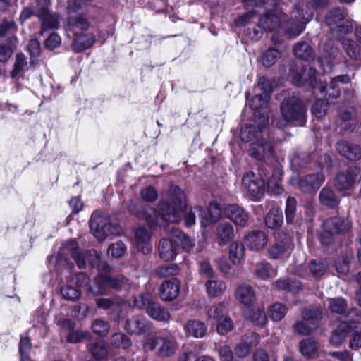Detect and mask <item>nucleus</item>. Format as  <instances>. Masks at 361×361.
Returning <instances> with one entry per match:
<instances>
[{"label": "nucleus", "instance_id": "obj_49", "mask_svg": "<svg viewBox=\"0 0 361 361\" xmlns=\"http://www.w3.org/2000/svg\"><path fill=\"white\" fill-rule=\"evenodd\" d=\"M27 49L30 56V63L35 65L41 54L40 42L36 39H32L29 41Z\"/></svg>", "mask_w": 361, "mask_h": 361}, {"label": "nucleus", "instance_id": "obj_63", "mask_svg": "<svg viewBox=\"0 0 361 361\" xmlns=\"http://www.w3.org/2000/svg\"><path fill=\"white\" fill-rule=\"evenodd\" d=\"M309 268L314 277H320L326 271V264L322 260H312L310 264Z\"/></svg>", "mask_w": 361, "mask_h": 361}, {"label": "nucleus", "instance_id": "obj_48", "mask_svg": "<svg viewBox=\"0 0 361 361\" xmlns=\"http://www.w3.org/2000/svg\"><path fill=\"white\" fill-rule=\"evenodd\" d=\"M297 208V201L293 197H288L286 202L285 214L287 224H293Z\"/></svg>", "mask_w": 361, "mask_h": 361}, {"label": "nucleus", "instance_id": "obj_64", "mask_svg": "<svg viewBox=\"0 0 361 361\" xmlns=\"http://www.w3.org/2000/svg\"><path fill=\"white\" fill-rule=\"evenodd\" d=\"M329 307L333 312L341 314L345 311L346 302L342 298L329 299Z\"/></svg>", "mask_w": 361, "mask_h": 361}, {"label": "nucleus", "instance_id": "obj_42", "mask_svg": "<svg viewBox=\"0 0 361 361\" xmlns=\"http://www.w3.org/2000/svg\"><path fill=\"white\" fill-rule=\"evenodd\" d=\"M346 16L344 8H334L329 10L325 15V23L328 26H332L343 20Z\"/></svg>", "mask_w": 361, "mask_h": 361}, {"label": "nucleus", "instance_id": "obj_4", "mask_svg": "<svg viewBox=\"0 0 361 361\" xmlns=\"http://www.w3.org/2000/svg\"><path fill=\"white\" fill-rule=\"evenodd\" d=\"M68 281H73V285L78 289L84 288L94 295L106 293L108 287L128 290L130 286L128 280L123 276L109 277L102 274L94 278L92 284H89V279L84 273H79Z\"/></svg>", "mask_w": 361, "mask_h": 361}, {"label": "nucleus", "instance_id": "obj_6", "mask_svg": "<svg viewBox=\"0 0 361 361\" xmlns=\"http://www.w3.org/2000/svg\"><path fill=\"white\" fill-rule=\"evenodd\" d=\"M329 5V0H307L305 8L295 5L292 11V18H295L293 27H286L291 36H298L305 30V25L310 22L317 10L323 9Z\"/></svg>", "mask_w": 361, "mask_h": 361}, {"label": "nucleus", "instance_id": "obj_12", "mask_svg": "<svg viewBox=\"0 0 361 361\" xmlns=\"http://www.w3.org/2000/svg\"><path fill=\"white\" fill-rule=\"evenodd\" d=\"M236 24L239 26L247 27L244 32L246 36L253 40L261 39L265 31L262 26H259V23L256 19V14L253 12H249L239 17L236 20Z\"/></svg>", "mask_w": 361, "mask_h": 361}, {"label": "nucleus", "instance_id": "obj_16", "mask_svg": "<svg viewBox=\"0 0 361 361\" xmlns=\"http://www.w3.org/2000/svg\"><path fill=\"white\" fill-rule=\"evenodd\" d=\"M292 249L293 243L290 238L284 237L281 238L278 235L276 242L269 247L268 253L271 259H281L288 256Z\"/></svg>", "mask_w": 361, "mask_h": 361}, {"label": "nucleus", "instance_id": "obj_38", "mask_svg": "<svg viewBox=\"0 0 361 361\" xmlns=\"http://www.w3.org/2000/svg\"><path fill=\"white\" fill-rule=\"evenodd\" d=\"M319 348V343L310 338L304 339L300 343V351L306 357H316Z\"/></svg>", "mask_w": 361, "mask_h": 361}, {"label": "nucleus", "instance_id": "obj_40", "mask_svg": "<svg viewBox=\"0 0 361 361\" xmlns=\"http://www.w3.org/2000/svg\"><path fill=\"white\" fill-rule=\"evenodd\" d=\"M317 90L319 91L324 96H329L331 98H337L341 94L340 87L338 82L333 78L329 85L319 84L317 87Z\"/></svg>", "mask_w": 361, "mask_h": 361}, {"label": "nucleus", "instance_id": "obj_20", "mask_svg": "<svg viewBox=\"0 0 361 361\" xmlns=\"http://www.w3.org/2000/svg\"><path fill=\"white\" fill-rule=\"evenodd\" d=\"M159 257L164 261H172L175 259L178 254V246L173 238L171 233L169 238H163L159 245Z\"/></svg>", "mask_w": 361, "mask_h": 361}, {"label": "nucleus", "instance_id": "obj_19", "mask_svg": "<svg viewBox=\"0 0 361 361\" xmlns=\"http://www.w3.org/2000/svg\"><path fill=\"white\" fill-rule=\"evenodd\" d=\"M180 281L176 278L162 283L159 287V295L164 301H172L176 299L180 293Z\"/></svg>", "mask_w": 361, "mask_h": 361}, {"label": "nucleus", "instance_id": "obj_23", "mask_svg": "<svg viewBox=\"0 0 361 361\" xmlns=\"http://www.w3.org/2000/svg\"><path fill=\"white\" fill-rule=\"evenodd\" d=\"M336 149L338 154L350 160L361 159V148L358 145L341 140L336 143Z\"/></svg>", "mask_w": 361, "mask_h": 361}, {"label": "nucleus", "instance_id": "obj_52", "mask_svg": "<svg viewBox=\"0 0 361 361\" xmlns=\"http://www.w3.org/2000/svg\"><path fill=\"white\" fill-rule=\"evenodd\" d=\"M319 200L322 204L331 207L338 204L334 192L329 188H324L322 189L319 195Z\"/></svg>", "mask_w": 361, "mask_h": 361}, {"label": "nucleus", "instance_id": "obj_36", "mask_svg": "<svg viewBox=\"0 0 361 361\" xmlns=\"http://www.w3.org/2000/svg\"><path fill=\"white\" fill-rule=\"evenodd\" d=\"M295 56L304 61L314 59V51L313 49L305 42H298L293 49Z\"/></svg>", "mask_w": 361, "mask_h": 361}, {"label": "nucleus", "instance_id": "obj_24", "mask_svg": "<svg viewBox=\"0 0 361 361\" xmlns=\"http://www.w3.org/2000/svg\"><path fill=\"white\" fill-rule=\"evenodd\" d=\"M243 192L247 198L258 201L264 195L266 182H243Z\"/></svg>", "mask_w": 361, "mask_h": 361}, {"label": "nucleus", "instance_id": "obj_57", "mask_svg": "<svg viewBox=\"0 0 361 361\" xmlns=\"http://www.w3.org/2000/svg\"><path fill=\"white\" fill-rule=\"evenodd\" d=\"M276 288L280 290H288L293 293L299 291L301 288L299 282H290L288 279H280L276 281Z\"/></svg>", "mask_w": 361, "mask_h": 361}, {"label": "nucleus", "instance_id": "obj_17", "mask_svg": "<svg viewBox=\"0 0 361 361\" xmlns=\"http://www.w3.org/2000/svg\"><path fill=\"white\" fill-rule=\"evenodd\" d=\"M293 83L297 87H301L305 84H308L317 90V87L315 85L317 84L316 77V70L314 68L302 66L299 71L293 73Z\"/></svg>", "mask_w": 361, "mask_h": 361}, {"label": "nucleus", "instance_id": "obj_32", "mask_svg": "<svg viewBox=\"0 0 361 361\" xmlns=\"http://www.w3.org/2000/svg\"><path fill=\"white\" fill-rule=\"evenodd\" d=\"M171 237L174 239L177 245L180 244L185 252H190L195 246L194 240L177 228L173 227L171 228Z\"/></svg>", "mask_w": 361, "mask_h": 361}, {"label": "nucleus", "instance_id": "obj_13", "mask_svg": "<svg viewBox=\"0 0 361 361\" xmlns=\"http://www.w3.org/2000/svg\"><path fill=\"white\" fill-rule=\"evenodd\" d=\"M249 153L254 159L267 162L274 156V149L269 138L264 137L250 144Z\"/></svg>", "mask_w": 361, "mask_h": 361}, {"label": "nucleus", "instance_id": "obj_11", "mask_svg": "<svg viewBox=\"0 0 361 361\" xmlns=\"http://www.w3.org/2000/svg\"><path fill=\"white\" fill-rule=\"evenodd\" d=\"M145 347L150 350H154L158 356L165 357L171 356L175 353L177 344L171 338L157 336L149 338L145 343Z\"/></svg>", "mask_w": 361, "mask_h": 361}, {"label": "nucleus", "instance_id": "obj_8", "mask_svg": "<svg viewBox=\"0 0 361 361\" xmlns=\"http://www.w3.org/2000/svg\"><path fill=\"white\" fill-rule=\"evenodd\" d=\"M269 125V115L262 114L259 116L257 126L255 124H249L241 128L240 134L241 140L244 142H250L252 144V142H256V141L264 137L265 135L269 137V133L267 129Z\"/></svg>", "mask_w": 361, "mask_h": 361}, {"label": "nucleus", "instance_id": "obj_25", "mask_svg": "<svg viewBox=\"0 0 361 361\" xmlns=\"http://www.w3.org/2000/svg\"><path fill=\"white\" fill-rule=\"evenodd\" d=\"M216 240L219 245H226L235 237L233 225L229 222L220 223L216 229Z\"/></svg>", "mask_w": 361, "mask_h": 361}, {"label": "nucleus", "instance_id": "obj_31", "mask_svg": "<svg viewBox=\"0 0 361 361\" xmlns=\"http://www.w3.org/2000/svg\"><path fill=\"white\" fill-rule=\"evenodd\" d=\"M184 329L188 336L195 338H202L206 335L207 328L204 322L197 319H191L185 324Z\"/></svg>", "mask_w": 361, "mask_h": 361}, {"label": "nucleus", "instance_id": "obj_14", "mask_svg": "<svg viewBox=\"0 0 361 361\" xmlns=\"http://www.w3.org/2000/svg\"><path fill=\"white\" fill-rule=\"evenodd\" d=\"M193 209L200 213V224L204 228L216 223L222 215L221 209L216 202H211L207 211H204L201 206L195 207Z\"/></svg>", "mask_w": 361, "mask_h": 361}, {"label": "nucleus", "instance_id": "obj_55", "mask_svg": "<svg viewBox=\"0 0 361 361\" xmlns=\"http://www.w3.org/2000/svg\"><path fill=\"white\" fill-rule=\"evenodd\" d=\"M329 109V104L326 99H317L312 105L311 111L312 114L320 118L324 116Z\"/></svg>", "mask_w": 361, "mask_h": 361}, {"label": "nucleus", "instance_id": "obj_51", "mask_svg": "<svg viewBox=\"0 0 361 361\" xmlns=\"http://www.w3.org/2000/svg\"><path fill=\"white\" fill-rule=\"evenodd\" d=\"M13 41H17V38L13 37L10 42L0 44V62L5 63L12 56L14 50L11 44Z\"/></svg>", "mask_w": 361, "mask_h": 361}, {"label": "nucleus", "instance_id": "obj_50", "mask_svg": "<svg viewBox=\"0 0 361 361\" xmlns=\"http://www.w3.org/2000/svg\"><path fill=\"white\" fill-rule=\"evenodd\" d=\"M89 348L92 356L96 359L104 358L107 355V349L102 340H97Z\"/></svg>", "mask_w": 361, "mask_h": 361}, {"label": "nucleus", "instance_id": "obj_22", "mask_svg": "<svg viewBox=\"0 0 361 361\" xmlns=\"http://www.w3.org/2000/svg\"><path fill=\"white\" fill-rule=\"evenodd\" d=\"M244 240L250 250L259 251L267 244L268 238L263 231L256 230L248 233Z\"/></svg>", "mask_w": 361, "mask_h": 361}, {"label": "nucleus", "instance_id": "obj_28", "mask_svg": "<svg viewBox=\"0 0 361 361\" xmlns=\"http://www.w3.org/2000/svg\"><path fill=\"white\" fill-rule=\"evenodd\" d=\"M135 245L140 251L147 253L152 247L149 246L151 241V233L149 231L144 227L138 228L135 233Z\"/></svg>", "mask_w": 361, "mask_h": 361}, {"label": "nucleus", "instance_id": "obj_30", "mask_svg": "<svg viewBox=\"0 0 361 361\" xmlns=\"http://www.w3.org/2000/svg\"><path fill=\"white\" fill-rule=\"evenodd\" d=\"M259 341V336L255 333H252L250 336H246L243 341L236 345L235 355L239 357H246L250 353L251 347L257 345Z\"/></svg>", "mask_w": 361, "mask_h": 361}, {"label": "nucleus", "instance_id": "obj_43", "mask_svg": "<svg viewBox=\"0 0 361 361\" xmlns=\"http://www.w3.org/2000/svg\"><path fill=\"white\" fill-rule=\"evenodd\" d=\"M361 170L359 167L352 165L346 170L339 173L336 180H360Z\"/></svg>", "mask_w": 361, "mask_h": 361}, {"label": "nucleus", "instance_id": "obj_47", "mask_svg": "<svg viewBox=\"0 0 361 361\" xmlns=\"http://www.w3.org/2000/svg\"><path fill=\"white\" fill-rule=\"evenodd\" d=\"M288 309L286 305L279 302L271 305L269 308V315L274 321L281 320L286 314Z\"/></svg>", "mask_w": 361, "mask_h": 361}, {"label": "nucleus", "instance_id": "obj_2", "mask_svg": "<svg viewBox=\"0 0 361 361\" xmlns=\"http://www.w3.org/2000/svg\"><path fill=\"white\" fill-rule=\"evenodd\" d=\"M242 1L247 6L252 7H263L267 11L265 13L260 17L256 15V19L265 31H271L276 28L281 27L284 31L286 35L289 38L295 37L288 33L286 27H293L295 22V18L288 16L279 10H272L276 6V0H242Z\"/></svg>", "mask_w": 361, "mask_h": 361}, {"label": "nucleus", "instance_id": "obj_18", "mask_svg": "<svg viewBox=\"0 0 361 361\" xmlns=\"http://www.w3.org/2000/svg\"><path fill=\"white\" fill-rule=\"evenodd\" d=\"M226 217L230 219L235 226L245 227L247 225L249 216L245 209L238 204H228L224 208Z\"/></svg>", "mask_w": 361, "mask_h": 361}, {"label": "nucleus", "instance_id": "obj_46", "mask_svg": "<svg viewBox=\"0 0 361 361\" xmlns=\"http://www.w3.org/2000/svg\"><path fill=\"white\" fill-rule=\"evenodd\" d=\"M62 296L67 300L74 301L80 297V290L73 285V281H68L66 286L61 289Z\"/></svg>", "mask_w": 361, "mask_h": 361}, {"label": "nucleus", "instance_id": "obj_58", "mask_svg": "<svg viewBox=\"0 0 361 361\" xmlns=\"http://www.w3.org/2000/svg\"><path fill=\"white\" fill-rule=\"evenodd\" d=\"M255 92L270 97V94L272 92V85L269 80L264 76L260 77L257 85L255 87Z\"/></svg>", "mask_w": 361, "mask_h": 361}, {"label": "nucleus", "instance_id": "obj_45", "mask_svg": "<svg viewBox=\"0 0 361 361\" xmlns=\"http://www.w3.org/2000/svg\"><path fill=\"white\" fill-rule=\"evenodd\" d=\"M246 97H247V94ZM269 99L270 97L259 92H255V95L252 97L251 99H248L247 98V104L253 110H259L260 109H263L267 105Z\"/></svg>", "mask_w": 361, "mask_h": 361}, {"label": "nucleus", "instance_id": "obj_7", "mask_svg": "<svg viewBox=\"0 0 361 361\" xmlns=\"http://www.w3.org/2000/svg\"><path fill=\"white\" fill-rule=\"evenodd\" d=\"M35 8L37 10V17L41 23L40 35L51 30L57 29L59 25V16L51 12L50 0H35Z\"/></svg>", "mask_w": 361, "mask_h": 361}, {"label": "nucleus", "instance_id": "obj_37", "mask_svg": "<svg viewBox=\"0 0 361 361\" xmlns=\"http://www.w3.org/2000/svg\"><path fill=\"white\" fill-rule=\"evenodd\" d=\"M245 248L243 243L235 241L229 246L228 256L232 264L237 265L241 263L244 258Z\"/></svg>", "mask_w": 361, "mask_h": 361}, {"label": "nucleus", "instance_id": "obj_61", "mask_svg": "<svg viewBox=\"0 0 361 361\" xmlns=\"http://www.w3.org/2000/svg\"><path fill=\"white\" fill-rule=\"evenodd\" d=\"M302 319L308 323L314 322L317 326V322L322 318V312L319 309H305L302 312Z\"/></svg>", "mask_w": 361, "mask_h": 361}, {"label": "nucleus", "instance_id": "obj_27", "mask_svg": "<svg viewBox=\"0 0 361 361\" xmlns=\"http://www.w3.org/2000/svg\"><path fill=\"white\" fill-rule=\"evenodd\" d=\"M95 43V36L92 33H81L75 35L72 44L74 51L79 53L91 48Z\"/></svg>", "mask_w": 361, "mask_h": 361}, {"label": "nucleus", "instance_id": "obj_26", "mask_svg": "<svg viewBox=\"0 0 361 361\" xmlns=\"http://www.w3.org/2000/svg\"><path fill=\"white\" fill-rule=\"evenodd\" d=\"M236 300L244 306L250 307L255 301V293L253 288L246 284L240 285L235 293Z\"/></svg>", "mask_w": 361, "mask_h": 361}, {"label": "nucleus", "instance_id": "obj_59", "mask_svg": "<svg viewBox=\"0 0 361 361\" xmlns=\"http://www.w3.org/2000/svg\"><path fill=\"white\" fill-rule=\"evenodd\" d=\"M153 296L149 293H145L139 295L138 298H135L134 300V306L139 309L142 308H147L149 306H151L154 302H152Z\"/></svg>", "mask_w": 361, "mask_h": 361}, {"label": "nucleus", "instance_id": "obj_3", "mask_svg": "<svg viewBox=\"0 0 361 361\" xmlns=\"http://www.w3.org/2000/svg\"><path fill=\"white\" fill-rule=\"evenodd\" d=\"M68 255L71 256L80 269L85 268L88 262L92 267H97L99 271L109 270V267L101 261L99 254L94 250L87 251L85 255L81 254L78 250V243L74 240L63 243L59 253L56 256H52L51 259H55L57 267L66 266L68 268Z\"/></svg>", "mask_w": 361, "mask_h": 361}, {"label": "nucleus", "instance_id": "obj_53", "mask_svg": "<svg viewBox=\"0 0 361 361\" xmlns=\"http://www.w3.org/2000/svg\"><path fill=\"white\" fill-rule=\"evenodd\" d=\"M225 307L223 304L219 303L212 305L208 310V318L212 322H218L225 317Z\"/></svg>", "mask_w": 361, "mask_h": 361}, {"label": "nucleus", "instance_id": "obj_34", "mask_svg": "<svg viewBox=\"0 0 361 361\" xmlns=\"http://www.w3.org/2000/svg\"><path fill=\"white\" fill-rule=\"evenodd\" d=\"M351 329L352 326L350 324L341 323L332 333L329 340L330 343L334 346L340 345L345 341L347 335L350 333Z\"/></svg>", "mask_w": 361, "mask_h": 361}, {"label": "nucleus", "instance_id": "obj_56", "mask_svg": "<svg viewBox=\"0 0 361 361\" xmlns=\"http://www.w3.org/2000/svg\"><path fill=\"white\" fill-rule=\"evenodd\" d=\"M216 331L220 335L227 334L228 332L231 331L234 327L232 319L228 316H225L224 318L216 322Z\"/></svg>", "mask_w": 361, "mask_h": 361}, {"label": "nucleus", "instance_id": "obj_44", "mask_svg": "<svg viewBox=\"0 0 361 361\" xmlns=\"http://www.w3.org/2000/svg\"><path fill=\"white\" fill-rule=\"evenodd\" d=\"M281 57V52L275 48H269L262 54L261 62L264 67H271Z\"/></svg>", "mask_w": 361, "mask_h": 361}, {"label": "nucleus", "instance_id": "obj_35", "mask_svg": "<svg viewBox=\"0 0 361 361\" xmlns=\"http://www.w3.org/2000/svg\"><path fill=\"white\" fill-rule=\"evenodd\" d=\"M31 66L30 62L27 61V57L23 53H18L15 57L13 70L10 73L12 78H15L18 75L24 73L29 69Z\"/></svg>", "mask_w": 361, "mask_h": 361}, {"label": "nucleus", "instance_id": "obj_62", "mask_svg": "<svg viewBox=\"0 0 361 361\" xmlns=\"http://www.w3.org/2000/svg\"><path fill=\"white\" fill-rule=\"evenodd\" d=\"M111 344L117 348L125 349L131 345V341L125 334L117 333L112 336Z\"/></svg>", "mask_w": 361, "mask_h": 361}, {"label": "nucleus", "instance_id": "obj_5", "mask_svg": "<svg viewBox=\"0 0 361 361\" xmlns=\"http://www.w3.org/2000/svg\"><path fill=\"white\" fill-rule=\"evenodd\" d=\"M281 116L276 122V126L279 129L285 128L290 122L300 126L306 123L307 107L297 97L286 99L281 103Z\"/></svg>", "mask_w": 361, "mask_h": 361}, {"label": "nucleus", "instance_id": "obj_54", "mask_svg": "<svg viewBox=\"0 0 361 361\" xmlns=\"http://www.w3.org/2000/svg\"><path fill=\"white\" fill-rule=\"evenodd\" d=\"M317 328L314 322L308 323L303 319L302 321L297 322L294 326L295 331L301 335H308Z\"/></svg>", "mask_w": 361, "mask_h": 361}, {"label": "nucleus", "instance_id": "obj_39", "mask_svg": "<svg viewBox=\"0 0 361 361\" xmlns=\"http://www.w3.org/2000/svg\"><path fill=\"white\" fill-rule=\"evenodd\" d=\"M148 314L154 319L158 321H168L170 319L169 311L158 303L152 304L147 308Z\"/></svg>", "mask_w": 361, "mask_h": 361}, {"label": "nucleus", "instance_id": "obj_21", "mask_svg": "<svg viewBox=\"0 0 361 361\" xmlns=\"http://www.w3.org/2000/svg\"><path fill=\"white\" fill-rule=\"evenodd\" d=\"M151 329V323L142 316H135L127 320L125 329L130 334L140 335Z\"/></svg>", "mask_w": 361, "mask_h": 361}, {"label": "nucleus", "instance_id": "obj_9", "mask_svg": "<svg viewBox=\"0 0 361 361\" xmlns=\"http://www.w3.org/2000/svg\"><path fill=\"white\" fill-rule=\"evenodd\" d=\"M90 231L94 236L102 241L110 235L118 233V228L109 224V219L105 216L93 214L90 220Z\"/></svg>", "mask_w": 361, "mask_h": 361}, {"label": "nucleus", "instance_id": "obj_41", "mask_svg": "<svg viewBox=\"0 0 361 361\" xmlns=\"http://www.w3.org/2000/svg\"><path fill=\"white\" fill-rule=\"evenodd\" d=\"M343 49L346 54L352 59L357 60L361 58V50L357 43L349 39H341Z\"/></svg>", "mask_w": 361, "mask_h": 361}, {"label": "nucleus", "instance_id": "obj_60", "mask_svg": "<svg viewBox=\"0 0 361 361\" xmlns=\"http://www.w3.org/2000/svg\"><path fill=\"white\" fill-rule=\"evenodd\" d=\"M249 319L256 325L263 326L267 322V316L263 310L259 309L251 310L248 314Z\"/></svg>", "mask_w": 361, "mask_h": 361}, {"label": "nucleus", "instance_id": "obj_1", "mask_svg": "<svg viewBox=\"0 0 361 361\" xmlns=\"http://www.w3.org/2000/svg\"><path fill=\"white\" fill-rule=\"evenodd\" d=\"M187 202L185 192L178 186H171L166 200H161L158 205V212L152 210V214L143 209L137 202L131 200L128 210L141 219H145L151 226L159 224L160 220L170 223H178L181 219L183 211L186 208Z\"/></svg>", "mask_w": 361, "mask_h": 361}, {"label": "nucleus", "instance_id": "obj_15", "mask_svg": "<svg viewBox=\"0 0 361 361\" xmlns=\"http://www.w3.org/2000/svg\"><path fill=\"white\" fill-rule=\"evenodd\" d=\"M322 50L325 53L324 57L318 59L323 73H329L332 71V63L338 62L341 59V53L336 47H334L330 43H324Z\"/></svg>", "mask_w": 361, "mask_h": 361}, {"label": "nucleus", "instance_id": "obj_10", "mask_svg": "<svg viewBox=\"0 0 361 361\" xmlns=\"http://www.w3.org/2000/svg\"><path fill=\"white\" fill-rule=\"evenodd\" d=\"M324 231L320 236L323 244H329L334 233L348 232L351 228V222L348 219L334 217L326 219L324 224Z\"/></svg>", "mask_w": 361, "mask_h": 361}, {"label": "nucleus", "instance_id": "obj_29", "mask_svg": "<svg viewBox=\"0 0 361 361\" xmlns=\"http://www.w3.org/2000/svg\"><path fill=\"white\" fill-rule=\"evenodd\" d=\"M205 290L209 298H217L223 295L226 289L225 282L214 276L207 279L204 283Z\"/></svg>", "mask_w": 361, "mask_h": 361}, {"label": "nucleus", "instance_id": "obj_33", "mask_svg": "<svg viewBox=\"0 0 361 361\" xmlns=\"http://www.w3.org/2000/svg\"><path fill=\"white\" fill-rule=\"evenodd\" d=\"M283 223V215L281 209L271 208L265 217V224L271 229H277Z\"/></svg>", "mask_w": 361, "mask_h": 361}]
</instances>
